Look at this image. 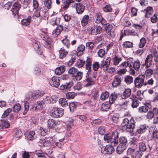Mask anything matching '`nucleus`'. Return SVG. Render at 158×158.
Wrapping results in <instances>:
<instances>
[{
	"label": "nucleus",
	"mask_w": 158,
	"mask_h": 158,
	"mask_svg": "<svg viewBox=\"0 0 158 158\" xmlns=\"http://www.w3.org/2000/svg\"><path fill=\"white\" fill-rule=\"evenodd\" d=\"M118 133L117 131H114L111 134H105L104 136L105 141L110 145H108L106 146L102 147L101 152L104 154H110L114 152L113 146H116L118 143Z\"/></svg>",
	"instance_id": "f257e3e1"
},
{
	"label": "nucleus",
	"mask_w": 158,
	"mask_h": 158,
	"mask_svg": "<svg viewBox=\"0 0 158 158\" xmlns=\"http://www.w3.org/2000/svg\"><path fill=\"white\" fill-rule=\"evenodd\" d=\"M68 73L72 75V77L75 81H80L83 77V72L79 71L77 69L74 67L70 68L69 70Z\"/></svg>",
	"instance_id": "f03ea898"
},
{
	"label": "nucleus",
	"mask_w": 158,
	"mask_h": 158,
	"mask_svg": "<svg viewBox=\"0 0 158 158\" xmlns=\"http://www.w3.org/2000/svg\"><path fill=\"white\" fill-rule=\"evenodd\" d=\"M121 125L123 127H126V131L130 132L133 131L135 126L134 120L133 118H131L130 121H129L128 119L127 118L123 119Z\"/></svg>",
	"instance_id": "7ed1b4c3"
},
{
	"label": "nucleus",
	"mask_w": 158,
	"mask_h": 158,
	"mask_svg": "<svg viewBox=\"0 0 158 158\" xmlns=\"http://www.w3.org/2000/svg\"><path fill=\"white\" fill-rule=\"evenodd\" d=\"M40 36L45 41L44 43V46L48 48H50L51 45L53 43L51 39L49 37L46 33L43 31H42L41 33H40Z\"/></svg>",
	"instance_id": "20e7f679"
},
{
	"label": "nucleus",
	"mask_w": 158,
	"mask_h": 158,
	"mask_svg": "<svg viewBox=\"0 0 158 158\" xmlns=\"http://www.w3.org/2000/svg\"><path fill=\"white\" fill-rule=\"evenodd\" d=\"M144 78L145 76L143 75H139L136 77L134 80L135 87L140 88L143 85L144 86Z\"/></svg>",
	"instance_id": "39448f33"
},
{
	"label": "nucleus",
	"mask_w": 158,
	"mask_h": 158,
	"mask_svg": "<svg viewBox=\"0 0 158 158\" xmlns=\"http://www.w3.org/2000/svg\"><path fill=\"white\" fill-rule=\"evenodd\" d=\"M128 155H131V158H140L142 156V153L139 151H135L134 149L129 148L127 152Z\"/></svg>",
	"instance_id": "423d86ee"
},
{
	"label": "nucleus",
	"mask_w": 158,
	"mask_h": 158,
	"mask_svg": "<svg viewBox=\"0 0 158 158\" xmlns=\"http://www.w3.org/2000/svg\"><path fill=\"white\" fill-rule=\"evenodd\" d=\"M47 12V10L44 7H41L40 10L39 9L36 10L34 12L33 17L35 19V17L38 18L40 17L41 15L42 16L46 17Z\"/></svg>",
	"instance_id": "0eeeda50"
},
{
	"label": "nucleus",
	"mask_w": 158,
	"mask_h": 158,
	"mask_svg": "<svg viewBox=\"0 0 158 158\" xmlns=\"http://www.w3.org/2000/svg\"><path fill=\"white\" fill-rule=\"evenodd\" d=\"M83 83L84 84V87L89 86L94 84L95 81L92 77L89 76V74H86L85 78Z\"/></svg>",
	"instance_id": "6e6552de"
},
{
	"label": "nucleus",
	"mask_w": 158,
	"mask_h": 158,
	"mask_svg": "<svg viewBox=\"0 0 158 158\" xmlns=\"http://www.w3.org/2000/svg\"><path fill=\"white\" fill-rule=\"evenodd\" d=\"M75 1L77 2H80L82 0H62L61 8L64 10H66L69 8L71 3L75 2Z\"/></svg>",
	"instance_id": "1a4fd4ad"
},
{
	"label": "nucleus",
	"mask_w": 158,
	"mask_h": 158,
	"mask_svg": "<svg viewBox=\"0 0 158 158\" xmlns=\"http://www.w3.org/2000/svg\"><path fill=\"white\" fill-rule=\"evenodd\" d=\"M20 8V6L19 4L16 2H15L13 5L11 10L13 15L16 18H19V11Z\"/></svg>",
	"instance_id": "9d476101"
},
{
	"label": "nucleus",
	"mask_w": 158,
	"mask_h": 158,
	"mask_svg": "<svg viewBox=\"0 0 158 158\" xmlns=\"http://www.w3.org/2000/svg\"><path fill=\"white\" fill-rule=\"evenodd\" d=\"M123 79V76L119 75H115L114 77L113 81L112 83V86L114 87H116L121 83Z\"/></svg>",
	"instance_id": "9b49d317"
},
{
	"label": "nucleus",
	"mask_w": 158,
	"mask_h": 158,
	"mask_svg": "<svg viewBox=\"0 0 158 158\" xmlns=\"http://www.w3.org/2000/svg\"><path fill=\"white\" fill-rule=\"evenodd\" d=\"M153 56L152 54L148 55L145 60V63L142 64V66H145L147 68L150 67L153 63Z\"/></svg>",
	"instance_id": "f8f14e48"
},
{
	"label": "nucleus",
	"mask_w": 158,
	"mask_h": 158,
	"mask_svg": "<svg viewBox=\"0 0 158 158\" xmlns=\"http://www.w3.org/2000/svg\"><path fill=\"white\" fill-rule=\"evenodd\" d=\"M60 81L58 77H53L49 81V84L51 86L57 88L60 85Z\"/></svg>",
	"instance_id": "ddd939ff"
},
{
	"label": "nucleus",
	"mask_w": 158,
	"mask_h": 158,
	"mask_svg": "<svg viewBox=\"0 0 158 158\" xmlns=\"http://www.w3.org/2000/svg\"><path fill=\"white\" fill-rule=\"evenodd\" d=\"M77 13L78 14H82L85 10V6L80 3H76L74 5Z\"/></svg>",
	"instance_id": "4468645a"
},
{
	"label": "nucleus",
	"mask_w": 158,
	"mask_h": 158,
	"mask_svg": "<svg viewBox=\"0 0 158 158\" xmlns=\"http://www.w3.org/2000/svg\"><path fill=\"white\" fill-rule=\"evenodd\" d=\"M63 30V27L62 25H57L56 28L53 31L52 34V36L54 38L56 37Z\"/></svg>",
	"instance_id": "2eb2a0df"
},
{
	"label": "nucleus",
	"mask_w": 158,
	"mask_h": 158,
	"mask_svg": "<svg viewBox=\"0 0 158 158\" xmlns=\"http://www.w3.org/2000/svg\"><path fill=\"white\" fill-rule=\"evenodd\" d=\"M143 11H145V17L146 18H149L152 16L153 13V8L151 6H148L144 9Z\"/></svg>",
	"instance_id": "dca6fc26"
},
{
	"label": "nucleus",
	"mask_w": 158,
	"mask_h": 158,
	"mask_svg": "<svg viewBox=\"0 0 158 158\" xmlns=\"http://www.w3.org/2000/svg\"><path fill=\"white\" fill-rule=\"evenodd\" d=\"M132 59V58L128 59L127 61H125L120 65V67H123L124 68L126 69V68L128 66H129L130 69H131V68H132L131 64V63H132V62L131 61Z\"/></svg>",
	"instance_id": "f3484780"
},
{
	"label": "nucleus",
	"mask_w": 158,
	"mask_h": 158,
	"mask_svg": "<svg viewBox=\"0 0 158 158\" xmlns=\"http://www.w3.org/2000/svg\"><path fill=\"white\" fill-rule=\"evenodd\" d=\"M26 138L29 140H32L34 139L35 136V132L33 131H27L25 133Z\"/></svg>",
	"instance_id": "a211bd4d"
},
{
	"label": "nucleus",
	"mask_w": 158,
	"mask_h": 158,
	"mask_svg": "<svg viewBox=\"0 0 158 158\" xmlns=\"http://www.w3.org/2000/svg\"><path fill=\"white\" fill-rule=\"evenodd\" d=\"M68 53V51L66 50L63 47L60 48L59 50V58L60 59L64 58Z\"/></svg>",
	"instance_id": "6ab92c4d"
},
{
	"label": "nucleus",
	"mask_w": 158,
	"mask_h": 158,
	"mask_svg": "<svg viewBox=\"0 0 158 158\" xmlns=\"http://www.w3.org/2000/svg\"><path fill=\"white\" fill-rule=\"evenodd\" d=\"M73 120L72 118H67L66 119V125L67 131H70L73 125Z\"/></svg>",
	"instance_id": "aec40b11"
},
{
	"label": "nucleus",
	"mask_w": 158,
	"mask_h": 158,
	"mask_svg": "<svg viewBox=\"0 0 158 158\" xmlns=\"http://www.w3.org/2000/svg\"><path fill=\"white\" fill-rule=\"evenodd\" d=\"M131 90L130 88L125 89V90L122 94V98L124 99L129 97L131 95Z\"/></svg>",
	"instance_id": "412c9836"
},
{
	"label": "nucleus",
	"mask_w": 158,
	"mask_h": 158,
	"mask_svg": "<svg viewBox=\"0 0 158 158\" xmlns=\"http://www.w3.org/2000/svg\"><path fill=\"white\" fill-rule=\"evenodd\" d=\"M121 60V58L116 55L112 56L111 58V60L112 61L113 64L115 65L118 64Z\"/></svg>",
	"instance_id": "4be33fe9"
},
{
	"label": "nucleus",
	"mask_w": 158,
	"mask_h": 158,
	"mask_svg": "<svg viewBox=\"0 0 158 158\" xmlns=\"http://www.w3.org/2000/svg\"><path fill=\"white\" fill-rule=\"evenodd\" d=\"M33 46L35 50L37 51L38 53L40 55L41 54L42 52L40 50V43L37 41H35V42L33 43Z\"/></svg>",
	"instance_id": "5701e85b"
},
{
	"label": "nucleus",
	"mask_w": 158,
	"mask_h": 158,
	"mask_svg": "<svg viewBox=\"0 0 158 158\" xmlns=\"http://www.w3.org/2000/svg\"><path fill=\"white\" fill-rule=\"evenodd\" d=\"M32 17L30 16H29L26 19H23L21 21V24L24 26L29 25L30 23Z\"/></svg>",
	"instance_id": "b1692460"
},
{
	"label": "nucleus",
	"mask_w": 158,
	"mask_h": 158,
	"mask_svg": "<svg viewBox=\"0 0 158 158\" xmlns=\"http://www.w3.org/2000/svg\"><path fill=\"white\" fill-rule=\"evenodd\" d=\"M154 70L153 69L148 68L145 71L143 75L146 78H150L153 74Z\"/></svg>",
	"instance_id": "393cba45"
},
{
	"label": "nucleus",
	"mask_w": 158,
	"mask_h": 158,
	"mask_svg": "<svg viewBox=\"0 0 158 158\" xmlns=\"http://www.w3.org/2000/svg\"><path fill=\"white\" fill-rule=\"evenodd\" d=\"M65 71V67L63 65L56 68L55 70V73L58 75H60Z\"/></svg>",
	"instance_id": "a878e982"
},
{
	"label": "nucleus",
	"mask_w": 158,
	"mask_h": 158,
	"mask_svg": "<svg viewBox=\"0 0 158 158\" xmlns=\"http://www.w3.org/2000/svg\"><path fill=\"white\" fill-rule=\"evenodd\" d=\"M9 126V123L4 120H2L0 121V130H2L4 128H8Z\"/></svg>",
	"instance_id": "bb28decb"
},
{
	"label": "nucleus",
	"mask_w": 158,
	"mask_h": 158,
	"mask_svg": "<svg viewBox=\"0 0 158 158\" xmlns=\"http://www.w3.org/2000/svg\"><path fill=\"white\" fill-rule=\"evenodd\" d=\"M124 81L127 85H129L133 81V77L130 75L125 76L124 77Z\"/></svg>",
	"instance_id": "cd10ccee"
},
{
	"label": "nucleus",
	"mask_w": 158,
	"mask_h": 158,
	"mask_svg": "<svg viewBox=\"0 0 158 158\" xmlns=\"http://www.w3.org/2000/svg\"><path fill=\"white\" fill-rule=\"evenodd\" d=\"M89 16L88 15H84L81 20V24L82 26L84 27L87 25L89 21Z\"/></svg>",
	"instance_id": "c85d7f7f"
},
{
	"label": "nucleus",
	"mask_w": 158,
	"mask_h": 158,
	"mask_svg": "<svg viewBox=\"0 0 158 158\" xmlns=\"http://www.w3.org/2000/svg\"><path fill=\"white\" fill-rule=\"evenodd\" d=\"M85 47L83 44H80L78 46L76 52H77V55H78V53H80L79 55L82 54L84 51L85 50Z\"/></svg>",
	"instance_id": "c756f323"
},
{
	"label": "nucleus",
	"mask_w": 158,
	"mask_h": 158,
	"mask_svg": "<svg viewBox=\"0 0 158 158\" xmlns=\"http://www.w3.org/2000/svg\"><path fill=\"white\" fill-rule=\"evenodd\" d=\"M47 125L48 128L51 129L54 128L56 124L54 122V120L52 119H49L47 121Z\"/></svg>",
	"instance_id": "7c9ffc66"
},
{
	"label": "nucleus",
	"mask_w": 158,
	"mask_h": 158,
	"mask_svg": "<svg viewBox=\"0 0 158 158\" xmlns=\"http://www.w3.org/2000/svg\"><path fill=\"white\" fill-rule=\"evenodd\" d=\"M131 65L132 64L133 66V67L134 69L136 70H138L139 69L140 64L139 61L137 59L133 63H131Z\"/></svg>",
	"instance_id": "2f4dec72"
},
{
	"label": "nucleus",
	"mask_w": 158,
	"mask_h": 158,
	"mask_svg": "<svg viewBox=\"0 0 158 158\" xmlns=\"http://www.w3.org/2000/svg\"><path fill=\"white\" fill-rule=\"evenodd\" d=\"M122 46L123 48H131L133 47V44L131 41H126L123 42Z\"/></svg>",
	"instance_id": "473e14b6"
},
{
	"label": "nucleus",
	"mask_w": 158,
	"mask_h": 158,
	"mask_svg": "<svg viewBox=\"0 0 158 158\" xmlns=\"http://www.w3.org/2000/svg\"><path fill=\"white\" fill-rule=\"evenodd\" d=\"M102 18L101 14L100 13H97L95 15V22L97 23H100Z\"/></svg>",
	"instance_id": "72a5a7b5"
},
{
	"label": "nucleus",
	"mask_w": 158,
	"mask_h": 158,
	"mask_svg": "<svg viewBox=\"0 0 158 158\" xmlns=\"http://www.w3.org/2000/svg\"><path fill=\"white\" fill-rule=\"evenodd\" d=\"M53 113L56 116L60 117L64 114L63 109H55Z\"/></svg>",
	"instance_id": "f704fd0d"
},
{
	"label": "nucleus",
	"mask_w": 158,
	"mask_h": 158,
	"mask_svg": "<svg viewBox=\"0 0 158 158\" xmlns=\"http://www.w3.org/2000/svg\"><path fill=\"white\" fill-rule=\"evenodd\" d=\"M109 96L108 92L105 91L102 92L101 94L100 99L102 101H104L107 99Z\"/></svg>",
	"instance_id": "c9c22d12"
},
{
	"label": "nucleus",
	"mask_w": 158,
	"mask_h": 158,
	"mask_svg": "<svg viewBox=\"0 0 158 158\" xmlns=\"http://www.w3.org/2000/svg\"><path fill=\"white\" fill-rule=\"evenodd\" d=\"M147 81H145L144 86L148 85L150 86H152L154 83V81L152 78H146Z\"/></svg>",
	"instance_id": "e433bc0d"
},
{
	"label": "nucleus",
	"mask_w": 158,
	"mask_h": 158,
	"mask_svg": "<svg viewBox=\"0 0 158 158\" xmlns=\"http://www.w3.org/2000/svg\"><path fill=\"white\" fill-rule=\"evenodd\" d=\"M109 96V103L110 104L114 103L117 98V95L115 94H112Z\"/></svg>",
	"instance_id": "4c0bfd02"
},
{
	"label": "nucleus",
	"mask_w": 158,
	"mask_h": 158,
	"mask_svg": "<svg viewBox=\"0 0 158 158\" xmlns=\"http://www.w3.org/2000/svg\"><path fill=\"white\" fill-rule=\"evenodd\" d=\"M146 41L144 37L142 38L140 40L138 44V46L139 48H143L145 46Z\"/></svg>",
	"instance_id": "58836bf2"
},
{
	"label": "nucleus",
	"mask_w": 158,
	"mask_h": 158,
	"mask_svg": "<svg viewBox=\"0 0 158 158\" xmlns=\"http://www.w3.org/2000/svg\"><path fill=\"white\" fill-rule=\"evenodd\" d=\"M126 147L119 144L117 148L116 151L117 153L120 154L126 149Z\"/></svg>",
	"instance_id": "ea45409f"
},
{
	"label": "nucleus",
	"mask_w": 158,
	"mask_h": 158,
	"mask_svg": "<svg viewBox=\"0 0 158 158\" xmlns=\"http://www.w3.org/2000/svg\"><path fill=\"white\" fill-rule=\"evenodd\" d=\"M139 148L140 151L144 152L147 149V147L145 143L143 142H140L139 144Z\"/></svg>",
	"instance_id": "a19ab883"
},
{
	"label": "nucleus",
	"mask_w": 158,
	"mask_h": 158,
	"mask_svg": "<svg viewBox=\"0 0 158 158\" xmlns=\"http://www.w3.org/2000/svg\"><path fill=\"white\" fill-rule=\"evenodd\" d=\"M127 140L126 138L124 137H121L119 139V144L126 147Z\"/></svg>",
	"instance_id": "79ce46f5"
},
{
	"label": "nucleus",
	"mask_w": 158,
	"mask_h": 158,
	"mask_svg": "<svg viewBox=\"0 0 158 158\" xmlns=\"http://www.w3.org/2000/svg\"><path fill=\"white\" fill-rule=\"evenodd\" d=\"M85 64V61L82 59H78L76 63V66L79 68L83 67Z\"/></svg>",
	"instance_id": "37998d69"
},
{
	"label": "nucleus",
	"mask_w": 158,
	"mask_h": 158,
	"mask_svg": "<svg viewBox=\"0 0 158 158\" xmlns=\"http://www.w3.org/2000/svg\"><path fill=\"white\" fill-rule=\"evenodd\" d=\"M59 18H54L51 20L50 23L51 25L53 26L55 25H58L59 24Z\"/></svg>",
	"instance_id": "c03bdc74"
},
{
	"label": "nucleus",
	"mask_w": 158,
	"mask_h": 158,
	"mask_svg": "<svg viewBox=\"0 0 158 158\" xmlns=\"http://www.w3.org/2000/svg\"><path fill=\"white\" fill-rule=\"evenodd\" d=\"M76 95V94L73 92H68L66 94V98L68 99H73Z\"/></svg>",
	"instance_id": "a18cd8bd"
},
{
	"label": "nucleus",
	"mask_w": 158,
	"mask_h": 158,
	"mask_svg": "<svg viewBox=\"0 0 158 158\" xmlns=\"http://www.w3.org/2000/svg\"><path fill=\"white\" fill-rule=\"evenodd\" d=\"M45 105L43 101H38L37 102L35 109H43V108H45L44 107Z\"/></svg>",
	"instance_id": "49530a36"
},
{
	"label": "nucleus",
	"mask_w": 158,
	"mask_h": 158,
	"mask_svg": "<svg viewBox=\"0 0 158 158\" xmlns=\"http://www.w3.org/2000/svg\"><path fill=\"white\" fill-rule=\"evenodd\" d=\"M61 41L63 45H65L67 48H70V41L67 39L66 38L64 39Z\"/></svg>",
	"instance_id": "de8ad7c7"
},
{
	"label": "nucleus",
	"mask_w": 158,
	"mask_h": 158,
	"mask_svg": "<svg viewBox=\"0 0 158 158\" xmlns=\"http://www.w3.org/2000/svg\"><path fill=\"white\" fill-rule=\"evenodd\" d=\"M146 130L147 128L145 125H140L139 128L137 130V132L139 134H142Z\"/></svg>",
	"instance_id": "09e8293b"
},
{
	"label": "nucleus",
	"mask_w": 158,
	"mask_h": 158,
	"mask_svg": "<svg viewBox=\"0 0 158 158\" xmlns=\"http://www.w3.org/2000/svg\"><path fill=\"white\" fill-rule=\"evenodd\" d=\"M59 103L63 107H65L68 105V103L65 99L61 98L59 99Z\"/></svg>",
	"instance_id": "8fccbe9b"
},
{
	"label": "nucleus",
	"mask_w": 158,
	"mask_h": 158,
	"mask_svg": "<svg viewBox=\"0 0 158 158\" xmlns=\"http://www.w3.org/2000/svg\"><path fill=\"white\" fill-rule=\"evenodd\" d=\"M44 4L48 9L51 8L52 0H44Z\"/></svg>",
	"instance_id": "3c124183"
},
{
	"label": "nucleus",
	"mask_w": 158,
	"mask_h": 158,
	"mask_svg": "<svg viewBox=\"0 0 158 158\" xmlns=\"http://www.w3.org/2000/svg\"><path fill=\"white\" fill-rule=\"evenodd\" d=\"M158 15L157 14H154L152 16L150 17V20L152 23H156L158 20Z\"/></svg>",
	"instance_id": "603ef678"
},
{
	"label": "nucleus",
	"mask_w": 158,
	"mask_h": 158,
	"mask_svg": "<svg viewBox=\"0 0 158 158\" xmlns=\"http://www.w3.org/2000/svg\"><path fill=\"white\" fill-rule=\"evenodd\" d=\"M93 69L95 71H97L99 68L100 67V65L98 62H95L92 64Z\"/></svg>",
	"instance_id": "864d4df0"
},
{
	"label": "nucleus",
	"mask_w": 158,
	"mask_h": 158,
	"mask_svg": "<svg viewBox=\"0 0 158 158\" xmlns=\"http://www.w3.org/2000/svg\"><path fill=\"white\" fill-rule=\"evenodd\" d=\"M58 99V97L54 95L52 96L51 97L48 98L47 99V100H49L50 102L51 103H54L56 102Z\"/></svg>",
	"instance_id": "5fc2aeb1"
},
{
	"label": "nucleus",
	"mask_w": 158,
	"mask_h": 158,
	"mask_svg": "<svg viewBox=\"0 0 158 158\" xmlns=\"http://www.w3.org/2000/svg\"><path fill=\"white\" fill-rule=\"evenodd\" d=\"M86 46L88 49H92L94 47V44L93 42H88L86 43Z\"/></svg>",
	"instance_id": "6e6d98bb"
},
{
	"label": "nucleus",
	"mask_w": 158,
	"mask_h": 158,
	"mask_svg": "<svg viewBox=\"0 0 158 158\" xmlns=\"http://www.w3.org/2000/svg\"><path fill=\"white\" fill-rule=\"evenodd\" d=\"M35 154L38 157L45 158V156L44 153L41 151H36Z\"/></svg>",
	"instance_id": "4d7b16f0"
},
{
	"label": "nucleus",
	"mask_w": 158,
	"mask_h": 158,
	"mask_svg": "<svg viewBox=\"0 0 158 158\" xmlns=\"http://www.w3.org/2000/svg\"><path fill=\"white\" fill-rule=\"evenodd\" d=\"M98 56L100 57H102L105 53V50L102 49H100L98 52Z\"/></svg>",
	"instance_id": "13d9d810"
},
{
	"label": "nucleus",
	"mask_w": 158,
	"mask_h": 158,
	"mask_svg": "<svg viewBox=\"0 0 158 158\" xmlns=\"http://www.w3.org/2000/svg\"><path fill=\"white\" fill-rule=\"evenodd\" d=\"M112 28L113 26L111 24H109L106 26L105 28L106 32L107 33L110 32L112 30Z\"/></svg>",
	"instance_id": "bf43d9fd"
},
{
	"label": "nucleus",
	"mask_w": 158,
	"mask_h": 158,
	"mask_svg": "<svg viewBox=\"0 0 158 158\" xmlns=\"http://www.w3.org/2000/svg\"><path fill=\"white\" fill-rule=\"evenodd\" d=\"M145 50L144 48H140V49H138L135 52V53L136 55L139 56H141Z\"/></svg>",
	"instance_id": "052dcab7"
},
{
	"label": "nucleus",
	"mask_w": 158,
	"mask_h": 158,
	"mask_svg": "<svg viewBox=\"0 0 158 158\" xmlns=\"http://www.w3.org/2000/svg\"><path fill=\"white\" fill-rule=\"evenodd\" d=\"M82 86L80 82H78L75 85L73 86V88L75 90H79L81 89Z\"/></svg>",
	"instance_id": "680f3d73"
},
{
	"label": "nucleus",
	"mask_w": 158,
	"mask_h": 158,
	"mask_svg": "<svg viewBox=\"0 0 158 158\" xmlns=\"http://www.w3.org/2000/svg\"><path fill=\"white\" fill-rule=\"evenodd\" d=\"M33 6L34 9H37L39 6V3L37 0H33L32 1Z\"/></svg>",
	"instance_id": "e2e57ef3"
},
{
	"label": "nucleus",
	"mask_w": 158,
	"mask_h": 158,
	"mask_svg": "<svg viewBox=\"0 0 158 158\" xmlns=\"http://www.w3.org/2000/svg\"><path fill=\"white\" fill-rule=\"evenodd\" d=\"M39 131L42 135L44 136L46 133L48 132V130L44 129L42 127H40Z\"/></svg>",
	"instance_id": "0e129e2a"
},
{
	"label": "nucleus",
	"mask_w": 158,
	"mask_h": 158,
	"mask_svg": "<svg viewBox=\"0 0 158 158\" xmlns=\"http://www.w3.org/2000/svg\"><path fill=\"white\" fill-rule=\"evenodd\" d=\"M103 10L105 12H108L111 11L112 8L109 5H106L103 8Z\"/></svg>",
	"instance_id": "69168bd1"
},
{
	"label": "nucleus",
	"mask_w": 158,
	"mask_h": 158,
	"mask_svg": "<svg viewBox=\"0 0 158 158\" xmlns=\"http://www.w3.org/2000/svg\"><path fill=\"white\" fill-rule=\"evenodd\" d=\"M101 123V121L99 119H96L94 120L91 123L94 126H95L97 125H99Z\"/></svg>",
	"instance_id": "338daca9"
},
{
	"label": "nucleus",
	"mask_w": 158,
	"mask_h": 158,
	"mask_svg": "<svg viewBox=\"0 0 158 158\" xmlns=\"http://www.w3.org/2000/svg\"><path fill=\"white\" fill-rule=\"evenodd\" d=\"M152 139H156L158 138V131H154L152 134Z\"/></svg>",
	"instance_id": "774afa93"
}]
</instances>
